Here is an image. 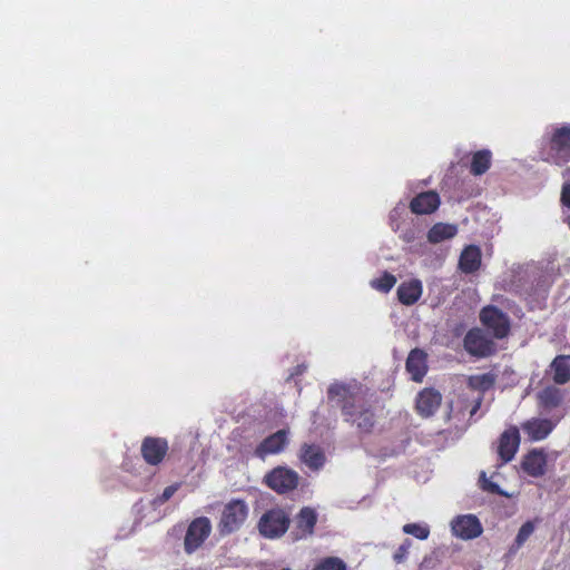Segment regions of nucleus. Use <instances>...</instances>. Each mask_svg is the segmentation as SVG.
<instances>
[{"instance_id":"obj_1","label":"nucleus","mask_w":570,"mask_h":570,"mask_svg":"<svg viewBox=\"0 0 570 570\" xmlns=\"http://www.w3.org/2000/svg\"><path fill=\"white\" fill-rule=\"evenodd\" d=\"M328 399L337 400L345 421L355 423L363 433H370L375 425V414L361 393H353L344 384H333L327 391Z\"/></svg>"},{"instance_id":"obj_2","label":"nucleus","mask_w":570,"mask_h":570,"mask_svg":"<svg viewBox=\"0 0 570 570\" xmlns=\"http://www.w3.org/2000/svg\"><path fill=\"white\" fill-rule=\"evenodd\" d=\"M543 160L564 166L570 163V125L563 124L552 129L542 148Z\"/></svg>"},{"instance_id":"obj_3","label":"nucleus","mask_w":570,"mask_h":570,"mask_svg":"<svg viewBox=\"0 0 570 570\" xmlns=\"http://www.w3.org/2000/svg\"><path fill=\"white\" fill-rule=\"evenodd\" d=\"M483 327L497 340H504L511 332V320L495 305H485L479 313Z\"/></svg>"},{"instance_id":"obj_4","label":"nucleus","mask_w":570,"mask_h":570,"mask_svg":"<svg viewBox=\"0 0 570 570\" xmlns=\"http://www.w3.org/2000/svg\"><path fill=\"white\" fill-rule=\"evenodd\" d=\"M248 517V505L244 500L233 499L225 504L220 520L218 523V531L220 535H228L238 531L245 523Z\"/></svg>"},{"instance_id":"obj_5","label":"nucleus","mask_w":570,"mask_h":570,"mask_svg":"<svg viewBox=\"0 0 570 570\" xmlns=\"http://www.w3.org/2000/svg\"><path fill=\"white\" fill-rule=\"evenodd\" d=\"M291 523L289 515L281 508L267 510L258 521L259 533L267 539L282 537Z\"/></svg>"},{"instance_id":"obj_6","label":"nucleus","mask_w":570,"mask_h":570,"mask_svg":"<svg viewBox=\"0 0 570 570\" xmlns=\"http://www.w3.org/2000/svg\"><path fill=\"white\" fill-rule=\"evenodd\" d=\"M263 481L277 494H287L297 489L299 475L295 470L279 465L267 472Z\"/></svg>"},{"instance_id":"obj_7","label":"nucleus","mask_w":570,"mask_h":570,"mask_svg":"<svg viewBox=\"0 0 570 570\" xmlns=\"http://www.w3.org/2000/svg\"><path fill=\"white\" fill-rule=\"evenodd\" d=\"M212 532V523L207 517L195 518L188 525L184 538V550L187 554L197 551Z\"/></svg>"},{"instance_id":"obj_8","label":"nucleus","mask_w":570,"mask_h":570,"mask_svg":"<svg viewBox=\"0 0 570 570\" xmlns=\"http://www.w3.org/2000/svg\"><path fill=\"white\" fill-rule=\"evenodd\" d=\"M464 350L475 357H488L497 352V344L479 327L468 331L463 338Z\"/></svg>"},{"instance_id":"obj_9","label":"nucleus","mask_w":570,"mask_h":570,"mask_svg":"<svg viewBox=\"0 0 570 570\" xmlns=\"http://www.w3.org/2000/svg\"><path fill=\"white\" fill-rule=\"evenodd\" d=\"M168 442L164 438L146 436L140 446V453L149 465L160 464L168 453Z\"/></svg>"},{"instance_id":"obj_10","label":"nucleus","mask_w":570,"mask_h":570,"mask_svg":"<svg viewBox=\"0 0 570 570\" xmlns=\"http://www.w3.org/2000/svg\"><path fill=\"white\" fill-rule=\"evenodd\" d=\"M288 434L287 429H282L268 435L256 446L255 455L264 460L268 455L283 452L289 442Z\"/></svg>"},{"instance_id":"obj_11","label":"nucleus","mask_w":570,"mask_h":570,"mask_svg":"<svg viewBox=\"0 0 570 570\" xmlns=\"http://www.w3.org/2000/svg\"><path fill=\"white\" fill-rule=\"evenodd\" d=\"M452 532L463 540L475 539L481 535L483 528L475 515L465 514L456 517L451 523Z\"/></svg>"},{"instance_id":"obj_12","label":"nucleus","mask_w":570,"mask_h":570,"mask_svg":"<svg viewBox=\"0 0 570 570\" xmlns=\"http://www.w3.org/2000/svg\"><path fill=\"white\" fill-rule=\"evenodd\" d=\"M519 445L520 434L518 428L512 426L501 434L499 439L498 454L503 464L510 462L514 458Z\"/></svg>"},{"instance_id":"obj_13","label":"nucleus","mask_w":570,"mask_h":570,"mask_svg":"<svg viewBox=\"0 0 570 570\" xmlns=\"http://www.w3.org/2000/svg\"><path fill=\"white\" fill-rule=\"evenodd\" d=\"M441 204L440 195L434 190L422 191L410 202V210L415 215H430Z\"/></svg>"},{"instance_id":"obj_14","label":"nucleus","mask_w":570,"mask_h":570,"mask_svg":"<svg viewBox=\"0 0 570 570\" xmlns=\"http://www.w3.org/2000/svg\"><path fill=\"white\" fill-rule=\"evenodd\" d=\"M298 459L302 464L306 465L311 471L321 470L326 456L324 450L317 444L303 443L298 451Z\"/></svg>"},{"instance_id":"obj_15","label":"nucleus","mask_w":570,"mask_h":570,"mask_svg":"<svg viewBox=\"0 0 570 570\" xmlns=\"http://www.w3.org/2000/svg\"><path fill=\"white\" fill-rule=\"evenodd\" d=\"M442 395L434 389L422 390L416 397L415 409L422 417L432 416L441 405Z\"/></svg>"},{"instance_id":"obj_16","label":"nucleus","mask_w":570,"mask_h":570,"mask_svg":"<svg viewBox=\"0 0 570 570\" xmlns=\"http://www.w3.org/2000/svg\"><path fill=\"white\" fill-rule=\"evenodd\" d=\"M521 468L524 473L533 478L544 475L547 468V455L543 450L533 449L522 459Z\"/></svg>"},{"instance_id":"obj_17","label":"nucleus","mask_w":570,"mask_h":570,"mask_svg":"<svg viewBox=\"0 0 570 570\" xmlns=\"http://www.w3.org/2000/svg\"><path fill=\"white\" fill-rule=\"evenodd\" d=\"M406 371L414 382H422L428 372V354L421 348H413L406 358Z\"/></svg>"},{"instance_id":"obj_18","label":"nucleus","mask_w":570,"mask_h":570,"mask_svg":"<svg viewBox=\"0 0 570 570\" xmlns=\"http://www.w3.org/2000/svg\"><path fill=\"white\" fill-rule=\"evenodd\" d=\"M556 428L549 419H531L522 423V430L530 441L544 440Z\"/></svg>"},{"instance_id":"obj_19","label":"nucleus","mask_w":570,"mask_h":570,"mask_svg":"<svg viewBox=\"0 0 570 570\" xmlns=\"http://www.w3.org/2000/svg\"><path fill=\"white\" fill-rule=\"evenodd\" d=\"M422 282L417 278L401 283L396 291L397 299L406 306L415 304L422 296Z\"/></svg>"},{"instance_id":"obj_20","label":"nucleus","mask_w":570,"mask_h":570,"mask_svg":"<svg viewBox=\"0 0 570 570\" xmlns=\"http://www.w3.org/2000/svg\"><path fill=\"white\" fill-rule=\"evenodd\" d=\"M482 254L476 245H468L461 253L459 267L465 274L476 272L481 266Z\"/></svg>"},{"instance_id":"obj_21","label":"nucleus","mask_w":570,"mask_h":570,"mask_svg":"<svg viewBox=\"0 0 570 570\" xmlns=\"http://www.w3.org/2000/svg\"><path fill=\"white\" fill-rule=\"evenodd\" d=\"M537 400L541 409L550 411L562 404L563 392L559 387L550 385L538 392Z\"/></svg>"},{"instance_id":"obj_22","label":"nucleus","mask_w":570,"mask_h":570,"mask_svg":"<svg viewBox=\"0 0 570 570\" xmlns=\"http://www.w3.org/2000/svg\"><path fill=\"white\" fill-rule=\"evenodd\" d=\"M552 380L557 384L570 382V355H558L550 364Z\"/></svg>"},{"instance_id":"obj_23","label":"nucleus","mask_w":570,"mask_h":570,"mask_svg":"<svg viewBox=\"0 0 570 570\" xmlns=\"http://www.w3.org/2000/svg\"><path fill=\"white\" fill-rule=\"evenodd\" d=\"M458 234V226L448 223H436L428 232V240L431 244H439L451 239Z\"/></svg>"},{"instance_id":"obj_24","label":"nucleus","mask_w":570,"mask_h":570,"mask_svg":"<svg viewBox=\"0 0 570 570\" xmlns=\"http://www.w3.org/2000/svg\"><path fill=\"white\" fill-rule=\"evenodd\" d=\"M497 379L498 375L493 372L470 375L468 377V386L473 391L480 392V395H483L494 386Z\"/></svg>"},{"instance_id":"obj_25","label":"nucleus","mask_w":570,"mask_h":570,"mask_svg":"<svg viewBox=\"0 0 570 570\" xmlns=\"http://www.w3.org/2000/svg\"><path fill=\"white\" fill-rule=\"evenodd\" d=\"M492 163V154L489 149H481L472 155L470 173L473 176H481L488 171Z\"/></svg>"},{"instance_id":"obj_26","label":"nucleus","mask_w":570,"mask_h":570,"mask_svg":"<svg viewBox=\"0 0 570 570\" xmlns=\"http://www.w3.org/2000/svg\"><path fill=\"white\" fill-rule=\"evenodd\" d=\"M316 522V512L309 507L303 508L297 514L296 525L304 537L313 534Z\"/></svg>"},{"instance_id":"obj_27","label":"nucleus","mask_w":570,"mask_h":570,"mask_svg":"<svg viewBox=\"0 0 570 570\" xmlns=\"http://www.w3.org/2000/svg\"><path fill=\"white\" fill-rule=\"evenodd\" d=\"M396 284V277L389 272H384L379 278L371 282L373 288L389 293Z\"/></svg>"},{"instance_id":"obj_28","label":"nucleus","mask_w":570,"mask_h":570,"mask_svg":"<svg viewBox=\"0 0 570 570\" xmlns=\"http://www.w3.org/2000/svg\"><path fill=\"white\" fill-rule=\"evenodd\" d=\"M313 570H347L346 563L338 557H326L321 559Z\"/></svg>"},{"instance_id":"obj_29","label":"nucleus","mask_w":570,"mask_h":570,"mask_svg":"<svg viewBox=\"0 0 570 570\" xmlns=\"http://www.w3.org/2000/svg\"><path fill=\"white\" fill-rule=\"evenodd\" d=\"M480 487L483 491H487L492 494H499L501 497L510 498V494L501 490L498 483L493 482L491 479L487 476V473L482 471L480 473Z\"/></svg>"},{"instance_id":"obj_30","label":"nucleus","mask_w":570,"mask_h":570,"mask_svg":"<svg viewBox=\"0 0 570 570\" xmlns=\"http://www.w3.org/2000/svg\"><path fill=\"white\" fill-rule=\"evenodd\" d=\"M403 532L406 534H411L420 540H425L430 535V529L428 525H422L419 523H407L403 527Z\"/></svg>"},{"instance_id":"obj_31","label":"nucleus","mask_w":570,"mask_h":570,"mask_svg":"<svg viewBox=\"0 0 570 570\" xmlns=\"http://www.w3.org/2000/svg\"><path fill=\"white\" fill-rule=\"evenodd\" d=\"M534 531V523L532 521H527L521 525L518 531V534L514 540V546L517 549L522 547L524 542L531 537Z\"/></svg>"},{"instance_id":"obj_32","label":"nucleus","mask_w":570,"mask_h":570,"mask_svg":"<svg viewBox=\"0 0 570 570\" xmlns=\"http://www.w3.org/2000/svg\"><path fill=\"white\" fill-rule=\"evenodd\" d=\"M412 546V541L410 539H405L403 543L396 549V551L393 554V560L396 563H402L406 560L409 550Z\"/></svg>"},{"instance_id":"obj_33","label":"nucleus","mask_w":570,"mask_h":570,"mask_svg":"<svg viewBox=\"0 0 570 570\" xmlns=\"http://www.w3.org/2000/svg\"><path fill=\"white\" fill-rule=\"evenodd\" d=\"M179 484H171L164 489L161 495L158 498L160 503L168 501L178 490Z\"/></svg>"},{"instance_id":"obj_34","label":"nucleus","mask_w":570,"mask_h":570,"mask_svg":"<svg viewBox=\"0 0 570 570\" xmlns=\"http://www.w3.org/2000/svg\"><path fill=\"white\" fill-rule=\"evenodd\" d=\"M561 203L563 206L570 208V183H566L562 186Z\"/></svg>"},{"instance_id":"obj_35","label":"nucleus","mask_w":570,"mask_h":570,"mask_svg":"<svg viewBox=\"0 0 570 570\" xmlns=\"http://www.w3.org/2000/svg\"><path fill=\"white\" fill-rule=\"evenodd\" d=\"M482 402H483V395H479V397L475 400V403H474L473 407L470 411V415L471 416H473L479 411V409L481 407Z\"/></svg>"},{"instance_id":"obj_36","label":"nucleus","mask_w":570,"mask_h":570,"mask_svg":"<svg viewBox=\"0 0 570 570\" xmlns=\"http://www.w3.org/2000/svg\"><path fill=\"white\" fill-rule=\"evenodd\" d=\"M562 176H563L564 178L570 176V167H567V168L562 171Z\"/></svg>"},{"instance_id":"obj_37","label":"nucleus","mask_w":570,"mask_h":570,"mask_svg":"<svg viewBox=\"0 0 570 570\" xmlns=\"http://www.w3.org/2000/svg\"><path fill=\"white\" fill-rule=\"evenodd\" d=\"M566 222H567V224H568V226L570 228V215L567 217Z\"/></svg>"}]
</instances>
